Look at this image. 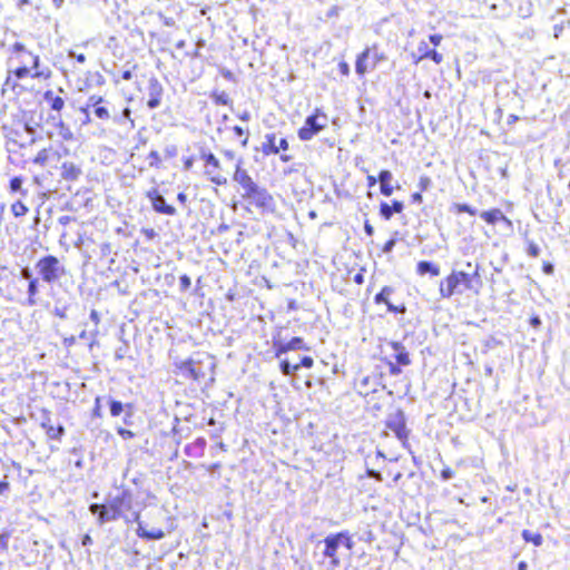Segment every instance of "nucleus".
<instances>
[{"instance_id": "obj_53", "label": "nucleus", "mask_w": 570, "mask_h": 570, "mask_svg": "<svg viewBox=\"0 0 570 570\" xmlns=\"http://www.w3.org/2000/svg\"><path fill=\"white\" fill-rule=\"evenodd\" d=\"M104 399L101 396H97L96 400H95V407L92 410V416L95 417H101L102 416V413H101V401Z\"/></svg>"}, {"instance_id": "obj_18", "label": "nucleus", "mask_w": 570, "mask_h": 570, "mask_svg": "<svg viewBox=\"0 0 570 570\" xmlns=\"http://www.w3.org/2000/svg\"><path fill=\"white\" fill-rule=\"evenodd\" d=\"M392 348L394 350L395 360L399 365H409L411 363L410 355L405 347L400 342H392Z\"/></svg>"}, {"instance_id": "obj_46", "label": "nucleus", "mask_w": 570, "mask_h": 570, "mask_svg": "<svg viewBox=\"0 0 570 570\" xmlns=\"http://www.w3.org/2000/svg\"><path fill=\"white\" fill-rule=\"evenodd\" d=\"M233 131L235 132V135L237 137H243L245 136V138L243 139L242 141V146L243 147H246L247 146V142H248V132L245 131L244 128H242L240 126H234L233 127Z\"/></svg>"}, {"instance_id": "obj_32", "label": "nucleus", "mask_w": 570, "mask_h": 570, "mask_svg": "<svg viewBox=\"0 0 570 570\" xmlns=\"http://www.w3.org/2000/svg\"><path fill=\"white\" fill-rule=\"evenodd\" d=\"M210 98L214 100V102L216 105H224V106L232 105V100H230L228 94L225 91H220V92L214 91L210 95Z\"/></svg>"}, {"instance_id": "obj_56", "label": "nucleus", "mask_w": 570, "mask_h": 570, "mask_svg": "<svg viewBox=\"0 0 570 570\" xmlns=\"http://www.w3.org/2000/svg\"><path fill=\"white\" fill-rule=\"evenodd\" d=\"M540 247L534 244V243H530L529 246H528V249H527V253L529 256L531 257H538L540 255Z\"/></svg>"}, {"instance_id": "obj_33", "label": "nucleus", "mask_w": 570, "mask_h": 570, "mask_svg": "<svg viewBox=\"0 0 570 570\" xmlns=\"http://www.w3.org/2000/svg\"><path fill=\"white\" fill-rule=\"evenodd\" d=\"M10 210L12 215L18 218L24 216L29 212V208L21 200H17L11 205Z\"/></svg>"}, {"instance_id": "obj_23", "label": "nucleus", "mask_w": 570, "mask_h": 570, "mask_svg": "<svg viewBox=\"0 0 570 570\" xmlns=\"http://www.w3.org/2000/svg\"><path fill=\"white\" fill-rule=\"evenodd\" d=\"M107 404L109 405L110 415L112 417L119 416L127 410V404H124L120 401L114 400L111 397L107 399Z\"/></svg>"}, {"instance_id": "obj_35", "label": "nucleus", "mask_w": 570, "mask_h": 570, "mask_svg": "<svg viewBox=\"0 0 570 570\" xmlns=\"http://www.w3.org/2000/svg\"><path fill=\"white\" fill-rule=\"evenodd\" d=\"M261 186H258L254 180H250L249 183H247L246 185H244L242 187V189L244 190L243 194H242V197L245 199V200H248L250 198V196L259 188Z\"/></svg>"}, {"instance_id": "obj_47", "label": "nucleus", "mask_w": 570, "mask_h": 570, "mask_svg": "<svg viewBox=\"0 0 570 570\" xmlns=\"http://www.w3.org/2000/svg\"><path fill=\"white\" fill-rule=\"evenodd\" d=\"M429 46L425 41H421L417 46V51L420 52V57L415 59V62L425 59V52H430Z\"/></svg>"}, {"instance_id": "obj_10", "label": "nucleus", "mask_w": 570, "mask_h": 570, "mask_svg": "<svg viewBox=\"0 0 570 570\" xmlns=\"http://www.w3.org/2000/svg\"><path fill=\"white\" fill-rule=\"evenodd\" d=\"M134 521L137 523L136 534L144 540H161L166 535L165 531L158 528L148 530L140 520L139 513H134Z\"/></svg>"}, {"instance_id": "obj_41", "label": "nucleus", "mask_w": 570, "mask_h": 570, "mask_svg": "<svg viewBox=\"0 0 570 570\" xmlns=\"http://www.w3.org/2000/svg\"><path fill=\"white\" fill-rule=\"evenodd\" d=\"M453 208L456 210V213H468L472 216L476 215V209L468 204H454Z\"/></svg>"}, {"instance_id": "obj_26", "label": "nucleus", "mask_w": 570, "mask_h": 570, "mask_svg": "<svg viewBox=\"0 0 570 570\" xmlns=\"http://www.w3.org/2000/svg\"><path fill=\"white\" fill-rule=\"evenodd\" d=\"M394 293V288L391 286H384L375 296H374V303L375 304H384L390 301V296Z\"/></svg>"}, {"instance_id": "obj_31", "label": "nucleus", "mask_w": 570, "mask_h": 570, "mask_svg": "<svg viewBox=\"0 0 570 570\" xmlns=\"http://www.w3.org/2000/svg\"><path fill=\"white\" fill-rule=\"evenodd\" d=\"M337 538H338V541H340V546H343L345 547L347 550H352L353 547H354V541L352 540V535L350 534L348 531H341V532H337Z\"/></svg>"}, {"instance_id": "obj_54", "label": "nucleus", "mask_w": 570, "mask_h": 570, "mask_svg": "<svg viewBox=\"0 0 570 570\" xmlns=\"http://www.w3.org/2000/svg\"><path fill=\"white\" fill-rule=\"evenodd\" d=\"M179 283H180V289L183 292H186L190 287V285H191L190 277L187 276V275H181L179 277Z\"/></svg>"}, {"instance_id": "obj_27", "label": "nucleus", "mask_w": 570, "mask_h": 570, "mask_svg": "<svg viewBox=\"0 0 570 570\" xmlns=\"http://www.w3.org/2000/svg\"><path fill=\"white\" fill-rule=\"evenodd\" d=\"M118 519H119L118 515L111 510V507L108 504V505L104 507V510L101 511V513L98 518V522L100 524H104L106 522L115 521Z\"/></svg>"}, {"instance_id": "obj_34", "label": "nucleus", "mask_w": 570, "mask_h": 570, "mask_svg": "<svg viewBox=\"0 0 570 570\" xmlns=\"http://www.w3.org/2000/svg\"><path fill=\"white\" fill-rule=\"evenodd\" d=\"M47 436L52 440H60L65 434V428L62 425L48 426Z\"/></svg>"}, {"instance_id": "obj_36", "label": "nucleus", "mask_w": 570, "mask_h": 570, "mask_svg": "<svg viewBox=\"0 0 570 570\" xmlns=\"http://www.w3.org/2000/svg\"><path fill=\"white\" fill-rule=\"evenodd\" d=\"M279 368L282 374L284 375H292L293 373L298 371V366H296V364H292L288 360H282Z\"/></svg>"}, {"instance_id": "obj_63", "label": "nucleus", "mask_w": 570, "mask_h": 570, "mask_svg": "<svg viewBox=\"0 0 570 570\" xmlns=\"http://www.w3.org/2000/svg\"><path fill=\"white\" fill-rule=\"evenodd\" d=\"M366 475L368 478L375 479L376 481H382V474H381V472H379L376 470L367 469L366 470Z\"/></svg>"}, {"instance_id": "obj_64", "label": "nucleus", "mask_w": 570, "mask_h": 570, "mask_svg": "<svg viewBox=\"0 0 570 570\" xmlns=\"http://www.w3.org/2000/svg\"><path fill=\"white\" fill-rule=\"evenodd\" d=\"M328 558H330V569L331 570H335L336 568H338L341 566V560L338 559L337 556L328 557Z\"/></svg>"}, {"instance_id": "obj_55", "label": "nucleus", "mask_w": 570, "mask_h": 570, "mask_svg": "<svg viewBox=\"0 0 570 570\" xmlns=\"http://www.w3.org/2000/svg\"><path fill=\"white\" fill-rule=\"evenodd\" d=\"M29 72H30V69L27 66H22L14 70V76L18 79H23L29 75Z\"/></svg>"}, {"instance_id": "obj_44", "label": "nucleus", "mask_w": 570, "mask_h": 570, "mask_svg": "<svg viewBox=\"0 0 570 570\" xmlns=\"http://www.w3.org/2000/svg\"><path fill=\"white\" fill-rule=\"evenodd\" d=\"M124 419L122 422L125 425H131L132 424V415H134V406L131 403H127V410L124 412Z\"/></svg>"}, {"instance_id": "obj_30", "label": "nucleus", "mask_w": 570, "mask_h": 570, "mask_svg": "<svg viewBox=\"0 0 570 570\" xmlns=\"http://www.w3.org/2000/svg\"><path fill=\"white\" fill-rule=\"evenodd\" d=\"M22 183H23V180L19 176L11 178L10 184H9L10 193H20L22 196H27L28 190L23 189Z\"/></svg>"}, {"instance_id": "obj_12", "label": "nucleus", "mask_w": 570, "mask_h": 570, "mask_svg": "<svg viewBox=\"0 0 570 570\" xmlns=\"http://www.w3.org/2000/svg\"><path fill=\"white\" fill-rule=\"evenodd\" d=\"M460 283L455 272H452L445 279L440 283V295L443 298L451 297L454 293L462 291L459 289Z\"/></svg>"}, {"instance_id": "obj_38", "label": "nucleus", "mask_w": 570, "mask_h": 570, "mask_svg": "<svg viewBox=\"0 0 570 570\" xmlns=\"http://www.w3.org/2000/svg\"><path fill=\"white\" fill-rule=\"evenodd\" d=\"M287 348H289L291 351L308 350L303 338L297 336L293 337L291 341L287 342Z\"/></svg>"}, {"instance_id": "obj_22", "label": "nucleus", "mask_w": 570, "mask_h": 570, "mask_svg": "<svg viewBox=\"0 0 570 570\" xmlns=\"http://www.w3.org/2000/svg\"><path fill=\"white\" fill-rule=\"evenodd\" d=\"M28 299L27 305L28 306H35L37 304V294L39 293V278L30 279L28 283Z\"/></svg>"}, {"instance_id": "obj_6", "label": "nucleus", "mask_w": 570, "mask_h": 570, "mask_svg": "<svg viewBox=\"0 0 570 570\" xmlns=\"http://www.w3.org/2000/svg\"><path fill=\"white\" fill-rule=\"evenodd\" d=\"M109 505L111 510L121 519L125 511H129L132 505V494L129 490H121L118 494L110 498Z\"/></svg>"}, {"instance_id": "obj_61", "label": "nucleus", "mask_w": 570, "mask_h": 570, "mask_svg": "<svg viewBox=\"0 0 570 570\" xmlns=\"http://www.w3.org/2000/svg\"><path fill=\"white\" fill-rule=\"evenodd\" d=\"M20 274H21V277H22L23 279H27V281H28V283L30 282V279H36V278H37V277H33V275H32V273H31V271H30V268H29V267H24V268H22V269H21V272H20Z\"/></svg>"}, {"instance_id": "obj_2", "label": "nucleus", "mask_w": 570, "mask_h": 570, "mask_svg": "<svg viewBox=\"0 0 570 570\" xmlns=\"http://www.w3.org/2000/svg\"><path fill=\"white\" fill-rule=\"evenodd\" d=\"M328 117L321 109H315L314 114L306 117L303 127L298 130V138L303 141L311 140L320 131L327 127Z\"/></svg>"}, {"instance_id": "obj_58", "label": "nucleus", "mask_w": 570, "mask_h": 570, "mask_svg": "<svg viewBox=\"0 0 570 570\" xmlns=\"http://www.w3.org/2000/svg\"><path fill=\"white\" fill-rule=\"evenodd\" d=\"M430 186H431V179L429 177L423 176L420 178L419 187H420L421 191L428 190Z\"/></svg>"}, {"instance_id": "obj_1", "label": "nucleus", "mask_w": 570, "mask_h": 570, "mask_svg": "<svg viewBox=\"0 0 570 570\" xmlns=\"http://www.w3.org/2000/svg\"><path fill=\"white\" fill-rule=\"evenodd\" d=\"M36 269L45 283L53 284L66 275V268L53 255H47L40 258L36 264Z\"/></svg>"}, {"instance_id": "obj_48", "label": "nucleus", "mask_w": 570, "mask_h": 570, "mask_svg": "<svg viewBox=\"0 0 570 570\" xmlns=\"http://www.w3.org/2000/svg\"><path fill=\"white\" fill-rule=\"evenodd\" d=\"M47 161H48V151H47V149H42L36 156L35 164L45 166Z\"/></svg>"}, {"instance_id": "obj_50", "label": "nucleus", "mask_w": 570, "mask_h": 570, "mask_svg": "<svg viewBox=\"0 0 570 570\" xmlns=\"http://www.w3.org/2000/svg\"><path fill=\"white\" fill-rule=\"evenodd\" d=\"M387 307V311L391 313H405L406 308L403 304L401 305H394L390 301L387 303H384Z\"/></svg>"}, {"instance_id": "obj_20", "label": "nucleus", "mask_w": 570, "mask_h": 570, "mask_svg": "<svg viewBox=\"0 0 570 570\" xmlns=\"http://www.w3.org/2000/svg\"><path fill=\"white\" fill-rule=\"evenodd\" d=\"M416 271L420 275L431 274L432 276L440 275V267L439 265L429 262V261H421L417 263Z\"/></svg>"}, {"instance_id": "obj_21", "label": "nucleus", "mask_w": 570, "mask_h": 570, "mask_svg": "<svg viewBox=\"0 0 570 570\" xmlns=\"http://www.w3.org/2000/svg\"><path fill=\"white\" fill-rule=\"evenodd\" d=\"M43 98L47 102H49L50 108L55 111H61L65 106V100L59 96H55L51 90H47L43 95Z\"/></svg>"}, {"instance_id": "obj_57", "label": "nucleus", "mask_w": 570, "mask_h": 570, "mask_svg": "<svg viewBox=\"0 0 570 570\" xmlns=\"http://www.w3.org/2000/svg\"><path fill=\"white\" fill-rule=\"evenodd\" d=\"M117 433L124 439V440H130L135 436V433L130 430H127L125 428H118Z\"/></svg>"}, {"instance_id": "obj_28", "label": "nucleus", "mask_w": 570, "mask_h": 570, "mask_svg": "<svg viewBox=\"0 0 570 570\" xmlns=\"http://www.w3.org/2000/svg\"><path fill=\"white\" fill-rule=\"evenodd\" d=\"M521 535L525 542H532L535 547H540L542 544V535L538 532L523 530Z\"/></svg>"}, {"instance_id": "obj_39", "label": "nucleus", "mask_w": 570, "mask_h": 570, "mask_svg": "<svg viewBox=\"0 0 570 570\" xmlns=\"http://www.w3.org/2000/svg\"><path fill=\"white\" fill-rule=\"evenodd\" d=\"M130 109L127 107L122 109L120 114H115L112 119L116 124H124L126 120H130Z\"/></svg>"}, {"instance_id": "obj_49", "label": "nucleus", "mask_w": 570, "mask_h": 570, "mask_svg": "<svg viewBox=\"0 0 570 570\" xmlns=\"http://www.w3.org/2000/svg\"><path fill=\"white\" fill-rule=\"evenodd\" d=\"M100 104H105V100L102 97H97V96H91L89 97L88 99V102H87V108L83 109L85 111L88 109V108H92V110L95 109V107L97 105H100Z\"/></svg>"}, {"instance_id": "obj_15", "label": "nucleus", "mask_w": 570, "mask_h": 570, "mask_svg": "<svg viewBox=\"0 0 570 570\" xmlns=\"http://www.w3.org/2000/svg\"><path fill=\"white\" fill-rule=\"evenodd\" d=\"M206 448V440L204 438H197L193 443L185 446V454L189 458H200L204 455Z\"/></svg>"}, {"instance_id": "obj_19", "label": "nucleus", "mask_w": 570, "mask_h": 570, "mask_svg": "<svg viewBox=\"0 0 570 570\" xmlns=\"http://www.w3.org/2000/svg\"><path fill=\"white\" fill-rule=\"evenodd\" d=\"M262 151L264 155L278 154L279 147H277L275 134L265 135V141L262 144Z\"/></svg>"}, {"instance_id": "obj_17", "label": "nucleus", "mask_w": 570, "mask_h": 570, "mask_svg": "<svg viewBox=\"0 0 570 570\" xmlns=\"http://www.w3.org/2000/svg\"><path fill=\"white\" fill-rule=\"evenodd\" d=\"M325 549L323 551L324 557H334L337 556V550L341 547L337 534H328L324 539Z\"/></svg>"}, {"instance_id": "obj_40", "label": "nucleus", "mask_w": 570, "mask_h": 570, "mask_svg": "<svg viewBox=\"0 0 570 570\" xmlns=\"http://www.w3.org/2000/svg\"><path fill=\"white\" fill-rule=\"evenodd\" d=\"M458 276L460 285H464V288L469 289L471 287V275L465 272H455Z\"/></svg>"}, {"instance_id": "obj_7", "label": "nucleus", "mask_w": 570, "mask_h": 570, "mask_svg": "<svg viewBox=\"0 0 570 570\" xmlns=\"http://www.w3.org/2000/svg\"><path fill=\"white\" fill-rule=\"evenodd\" d=\"M146 197L150 200L155 212L168 216L176 215L175 207L166 203L165 198L159 194L157 188H151L148 190L146 193Z\"/></svg>"}, {"instance_id": "obj_37", "label": "nucleus", "mask_w": 570, "mask_h": 570, "mask_svg": "<svg viewBox=\"0 0 570 570\" xmlns=\"http://www.w3.org/2000/svg\"><path fill=\"white\" fill-rule=\"evenodd\" d=\"M92 112L95 114V116L97 118L102 119V120H108L111 118L109 109L106 106H104L102 104L97 105L95 107V109L92 110Z\"/></svg>"}, {"instance_id": "obj_8", "label": "nucleus", "mask_w": 570, "mask_h": 570, "mask_svg": "<svg viewBox=\"0 0 570 570\" xmlns=\"http://www.w3.org/2000/svg\"><path fill=\"white\" fill-rule=\"evenodd\" d=\"M247 202L263 212H273L275 207L273 196L264 187H259Z\"/></svg>"}, {"instance_id": "obj_11", "label": "nucleus", "mask_w": 570, "mask_h": 570, "mask_svg": "<svg viewBox=\"0 0 570 570\" xmlns=\"http://www.w3.org/2000/svg\"><path fill=\"white\" fill-rule=\"evenodd\" d=\"M163 86L158 81L157 78L153 77L148 81V100H147V107L149 109H156L160 106L161 97H163Z\"/></svg>"}, {"instance_id": "obj_4", "label": "nucleus", "mask_w": 570, "mask_h": 570, "mask_svg": "<svg viewBox=\"0 0 570 570\" xmlns=\"http://www.w3.org/2000/svg\"><path fill=\"white\" fill-rule=\"evenodd\" d=\"M200 158L205 161V175L209 177V180L218 186L225 185L227 179L218 173L220 169V163L216 156L213 153L203 149L200 151Z\"/></svg>"}, {"instance_id": "obj_16", "label": "nucleus", "mask_w": 570, "mask_h": 570, "mask_svg": "<svg viewBox=\"0 0 570 570\" xmlns=\"http://www.w3.org/2000/svg\"><path fill=\"white\" fill-rule=\"evenodd\" d=\"M392 178H393V175L387 169H383L379 174L380 190L386 197H389L393 194L394 188L391 185Z\"/></svg>"}, {"instance_id": "obj_59", "label": "nucleus", "mask_w": 570, "mask_h": 570, "mask_svg": "<svg viewBox=\"0 0 570 570\" xmlns=\"http://www.w3.org/2000/svg\"><path fill=\"white\" fill-rule=\"evenodd\" d=\"M395 244H396V239H395V238H391V239H389V240L384 244V246H383V248H382L383 253H385V254L391 253V252L393 250V248H394Z\"/></svg>"}, {"instance_id": "obj_45", "label": "nucleus", "mask_w": 570, "mask_h": 570, "mask_svg": "<svg viewBox=\"0 0 570 570\" xmlns=\"http://www.w3.org/2000/svg\"><path fill=\"white\" fill-rule=\"evenodd\" d=\"M149 166L158 168L160 165V156L157 150H151L148 155Z\"/></svg>"}, {"instance_id": "obj_5", "label": "nucleus", "mask_w": 570, "mask_h": 570, "mask_svg": "<svg viewBox=\"0 0 570 570\" xmlns=\"http://www.w3.org/2000/svg\"><path fill=\"white\" fill-rule=\"evenodd\" d=\"M176 366L185 377L199 381L206 376L202 360L188 358L176 363Z\"/></svg>"}, {"instance_id": "obj_29", "label": "nucleus", "mask_w": 570, "mask_h": 570, "mask_svg": "<svg viewBox=\"0 0 570 570\" xmlns=\"http://www.w3.org/2000/svg\"><path fill=\"white\" fill-rule=\"evenodd\" d=\"M12 50L16 53L26 52L30 57V59H31L32 68L36 69V70L38 69V67H39V57L38 56H33L31 52H27L26 51V47L21 42L13 43Z\"/></svg>"}, {"instance_id": "obj_62", "label": "nucleus", "mask_w": 570, "mask_h": 570, "mask_svg": "<svg viewBox=\"0 0 570 570\" xmlns=\"http://www.w3.org/2000/svg\"><path fill=\"white\" fill-rule=\"evenodd\" d=\"M454 475L453 471L450 468H445L441 471V479L443 481H449Z\"/></svg>"}, {"instance_id": "obj_42", "label": "nucleus", "mask_w": 570, "mask_h": 570, "mask_svg": "<svg viewBox=\"0 0 570 570\" xmlns=\"http://www.w3.org/2000/svg\"><path fill=\"white\" fill-rule=\"evenodd\" d=\"M274 348H275V356L279 358L283 354L291 351L287 348V343H283L281 341L274 342Z\"/></svg>"}, {"instance_id": "obj_3", "label": "nucleus", "mask_w": 570, "mask_h": 570, "mask_svg": "<svg viewBox=\"0 0 570 570\" xmlns=\"http://www.w3.org/2000/svg\"><path fill=\"white\" fill-rule=\"evenodd\" d=\"M385 59V55L377 52L375 47L373 49L366 48L356 59L355 71L357 75L363 76L368 70H373L380 61Z\"/></svg>"}, {"instance_id": "obj_51", "label": "nucleus", "mask_w": 570, "mask_h": 570, "mask_svg": "<svg viewBox=\"0 0 570 570\" xmlns=\"http://www.w3.org/2000/svg\"><path fill=\"white\" fill-rule=\"evenodd\" d=\"M425 58L433 60L435 63H440L443 60V56L434 49H431L430 52H425Z\"/></svg>"}, {"instance_id": "obj_24", "label": "nucleus", "mask_w": 570, "mask_h": 570, "mask_svg": "<svg viewBox=\"0 0 570 570\" xmlns=\"http://www.w3.org/2000/svg\"><path fill=\"white\" fill-rule=\"evenodd\" d=\"M481 218L484 219L488 224H494L500 219H505L504 215L500 209H491L487 212H482L480 214Z\"/></svg>"}, {"instance_id": "obj_43", "label": "nucleus", "mask_w": 570, "mask_h": 570, "mask_svg": "<svg viewBox=\"0 0 570 570\" xmlns=\"http://www.w3.org/2000/svg\"><path fill=\"white\" fill-rule=\"evenodd\" d=\"M10 535L11 533L9 531L0 533V550L3 552L8 551Z\"/></svg>"}, {"instance_id": "obj_60", "label": "nucleus", "mask_w": 570, "mask_h": 570, "mask_svg": "<svg viewBox=\"0 0 570 570\" xmlns=\"http://www.w3.org/2000/svg\"><path fill=\"white\" fill-rule=\"evenodd\" d=\"M104 504L92 503L89 507V511L95 515H100L101 511L104 510Z\"/></svg>"}, {"instance_id": "obj_25", "label": "nucleus", "mask_w": 570, "mask_h": 570, "mask_svg": "<svg viewBox=\"0 0 570 570\" xmlns=\"http://www.w3.org/2000/svg\"><path fill=\"white\" fill-rule=\"evenodd\" d=\"M234 180L240 186L243 187L244 185H246L247 183H249L250 180H253V178L248 175V173L243 169L240 167V164L238 163L237 167H236V170L234 173Z\"/></svg>"}, {"instance_id": "obj_14", "label": "nucleus", "mask_w": 570, "mask_h": 570, "mask_svg": "<svg viewBox=\"0 0 570 570\" xmlns=\"http://www.w3.org/2000/svg\"><path fill=\"white\" fill-rule=\"evenodd\" d=\"M404 209V204L400 200H392V204L389 205L385 202H382L380 205V215L385 219L390 220L394 213H402Z\"/></svg>"}, {"instance_id": "obj_13", "label": "nucleus", "mask_w": 570, "mask_h": 570, "mask_svg": "<svg viewBox=\"0 0 570 570\" xmlns=\"http://www.w3.org/2000/svg\"><path fill=\"white\" fill-rule=\"evenodd\" d=\"M82 174V170L79 166L71 161H65L61 165L60 176L62 179L68 181H76Z\"/></svg>"}, {"instance_id": "obj_52", "label": "nucleus", "mask_w": 570, "mask_h": 570, "mask_svg": "<svg viewBox=\"0 0 570 570\" xmlns=\"http://www.w3.org/2000/svg\"><path fill=\"white\" fill-rule=\"evenodd\" d=\"M314 364V361L311 356H303L301 357L299 363H296V366H298V370L301 367L311 368Z\"/></svg>"}, {"instance_id": "obj_9", "label": "nucleus", "mask_w": 570, "mask_h": 570, "mask_svg": "<svg viewBox=\"0 0 570 570\" xmlns=\"http://www.w3.org/2000/svg\"><path fill=\"white\" fill-rule=\"evenodd\" d=\"M387 428L394 432L396 438L405 444L409 430L406 429L405 415L402 411H397L393 416H391L386 423Z\"/></svg>"}]
</instances>
